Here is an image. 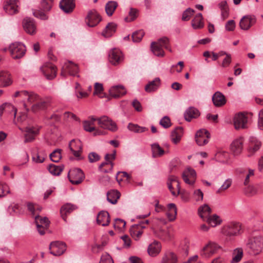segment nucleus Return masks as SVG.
Masks as SVG:
<instances>
[{
  "label": "nucleus",
  "instance_id": "obj_1",
  "mask_svg": "<svg viewBox=\"0 0 263 263\" xmlns=\"http://www.w3.org/2000/svg\"><path fill=\"white\" fill-rule=\"evenodd\" d=\"M168 39L166 37H163L159 39L157 42H153L151 43V48L153 53L157 57H163L164 51L162 47L172 51L168 46Z\"/></svg>",
  "mask_w": 263,
  "mask_h": 263
},
{
  "label": "nucleus",
  "instance_id": "obj_24",
  "mask_svg": "<svg viewBox=\"0 0 263 263\" xmlns=\"http://www.w3.org/2000/svg\"><path fill=\"white\" fill-rule=\"evenodd\" d=\"M97 222L103 227L108 226L110 222L109 213L105 211L100 212L97 217Z\"/></svg>",
  "mask_w": 263,
  "mask_h": 263
},
{
  "label": "nucleus",
  "instance_id": "obj_40",
  "mask_svg": "<svg viewBox=\"0 0 263 263\" xmlns=\"http://www.w3.org/2000/svg\"><path fill=\"white\" fill-rule=\"evenodd\" d=\"M168 211L166 215L170 221L175 219L177 215V208L174 203H170L167 205Z\"/></svg>",
  "mask_w": 263,
  "mask_h": 263
},
{
  "label": "nucleus",
  "instance_id": "obj_60",
  "mask_svg": "<svg viewBox=\"0 0 263 263\" xmlns=\"http://www.w3.org/2000/svg\"><path fill=\"white\" fill-rule=\"evenodd\" d=\"M203 197V193L200 189L196 190L194 191L193 198L196 201H202Z\"/></svg>",
  "mask_w": 263,
  "mask_h": 263
},
{
  "label": "nucleus",
  "instance_id": "obj_53",
  "mask_svg": "<svg viewBox=\"0 0 263 263\" xmlns=\"http://www.w3.org/2000/svg\"><path fill=\"white\" fill-rule=\"evenodd\" d=\"M138 15V11L136 9L131 8L128 13V16L125 18L126 22H132L136 19Z\"/></svg>",
  "mask_w": 263,
  "mask_h": 263
},
{
  "label": "nucleus",
  "instance_id": "obj_34",
  "mask_svg": "<svg viewBox=\"0 0 263 263\" xmlns=\"http://www.w3.org/2000/svg\"><path fill=\"white\" fill-rule=\"evenodd\" d=\"M160 85V79L159 78H156L145 86V90L147 92L154 91L159 88Z\"/></svg>",
  "mask_w": 263,
  "mask_h": 263
},
{
  "label": "nucleus",
  "instance_id": "obj_25",
  "mask_svg": "<svg viewBox=\"0 0 263 263\" xmlns=\"http://www.w3.org/2000/svg\"><path fill=\"white\" fill-rule=\"evenodd\" d=\"M109 92L111 97L117 98L124 95L126 91L123 86L116 85L111 87L109 90Z\"/></svg>",
  "mask_w": 263,
  "mask_h": 263
},
{
  "label": "nucleus",
  "instance_id": "obj_51",
  "mask_svg": "<svg viewBox=\"0 0 263 263\" xmlns=\"http://www.w3.org/2000/svg\"><path fill=\"white\" fill-rule=\"evenodd\" d=\"M25 99H26L28 102L32 103L33 102H37L40 100V97L37 95L33 92H28L27 95H25Z\"/></svg>",
  "mask_w": 263,
  "mask_h": 263
},
{
  "label": "nucleus",
  "instance_id": "obj_9",
  "mask_svg": "<svg viewBox=\"0 0 263 263\" xmlns=\"http://www.w3.org/2000/svg\"><path fill=\"white\" fill-rule=\"evenodd\" d=\"M50 253L54 256H60L66 251V244L60 241H54L49 246Z\"/></svg>",
  "mask_w": 263,
  "mask_h": 263
},
{
  "label": "nucleus",
  "instance_id": "obj_41",
  "mask_svg": "<svg viewBox=\"0 0 263 263\" xmlns=\"http://www.w3.org/2000/svg\"><path fill=\"white\" fill-rule=\"evenodd\" d=\"M83 127L86 131L91 132L95 131V135H103L104 133L99 129H96L93 125L91 123V122L88 121H85L83 122Z\"/></svg>",
  "mask_w": 263,
  "mask_h": 263
},
{
  "label": "nucleus",
  "instance_id": "obj_5",
  "mask_svg": "<svg viewBox=\"0 0 263 263\" xmlns=\"http://www.w3.org/2000/svg\"><path fill=\"white\" fill-rule=\"evenodd\" d=\"M68 177L70 182L73 184L81 183L85 178L83 171L79 168L70 170L69 171Z\"/></svg>",
  "mask_w": 263,
  "mask_h": 263
},
{
  "label": "nucleus",
  "instance_id": "obj_20",
  "mask_svg": "<svg viewBox=\"0 0 263 263\" xmlns=\"http://www.w3.org/2000/svg\"><path fill=\"white\" fill-rule=\"evenodd\" d=\"M25 143L30 142L35 139V137L39 134V129L35 127L27 126L25 129Z\"/></svg>",
  "mask_w": 263,
  "mask_h": 263
},
{
  "label": "nucleus",
  "instance_id": "obj_61",
  "mask_svg": "<svg viewBox=\"0 0 263 263\" xmlns=\"http://www.w3.org/2000/svg\"><path fill=\"white\" fill-rule=\"evenodd\" d=\"M88 157L90 163L97 162L100 159V156L95 152H91L89 153Z\"/></svg>",
  "mask_w": 263,
  "mask_h": 263
},
{
  "label": "nucleus",
  "instance_id": "obj_21",
  "mask_svg": "<svg viewBox=\"0 0 263 263\" xmlns=\"http://www.w3.org/2000/svg\"><path fill=\"white\" fill-rule=\"evenodd\" d=\"M243 142L244 139L242 137L233 141L231 145V150L234 155L237 156L241 154L243 149Z\"/></svg>",
  "mask_w": 263,
  "mask_h": 263
},
{
  "label": "nucleus",
  "instance_id": "obj_35",
  "mask_svg": "<svg viewBox=\"0 0 263 263\" xmlns=\"http://www.w3.org/2000/svg\"><path fill=\"white\" fill-rule=\"evenodd\" d=\"M198 213L199 216L205 220L210 216L211 209L208 204H204L198 208Z\"/></svg>",
  "mask_w": 263,
  "mask_h": 263
},
{
  "label": "nucleus",
  "instance_id": "obj_31",
  "mask_svg": "<svg viewBox=\"0 0 263 263\" xmlns=\"http://www.w3.org/2000/svg\"><path fill=\"white\" fill-rule=\"evenodd\" d=\"M212 101L214 104L217 107L221 106L226 103L225 97L219 91H217L214 94Z\"/></svg>",
  "mask_w": 263,
  "mask_h": 263
},
{
  "label": "nucleus",
  "instance_id": "obj_43",
  "mask_svg": "<svg viewBox=\"0 0 263 263\" xmlns=\"http://www.w3.org/2000/svg\"><path fill=\"white\" fill-rule=\"evenodd\" d=\"M243 256V250L241 248L235 249L232 253V259L231 263H238L242 259Z\"/></svg>",
  "mask_w": 263,
  "mask_h": 263
},
{
  "label": "nucleus",
  "instance_id": "obj_55",
  "mask_svg": "<svg viewBox=\"0 0 263 263\" xmlns=\"http://www.w3.org/2000/svg\"><path fill=\"white\" fill-rule=\"evenodd\" d=\"M194 12V10L191 8L187 9L182 14V20L183 21H189Z\"/></svg>",
  "mask_w": 263,
  "mask_h": 263
},
{
  "label": "nucleus",
  "instance_id": "obj_59",
  "mask_svg": "<svg viewBox=\"0 0 263 263\" xmlns=\"http://www.w3.org/2000/svg\"><path fill=\"white\" fill-rule=\"evenodd\" d=\"M257 193V190L254 186H249L245 189V193L248 196H252L255 195Z\"/></svg>",
  "mask_w": 263,
  "mask_h": 263
},
{
  "label": "nucleus",
  "instance_id": "obj_15",
  "mask_svg": "<svg viewBox=\"0 0 263 263\" xmlns=\"http://www.w3.org/2000/svg\"><path fill=\"white\" fill-rule=\"evenodd\" d=\"M210 138V133L205 129H201L197 131L195 137L196 143L199 146L206 144Z\"/></svg>",
  "mask_w": 263,
  "mask_h": 263
},
{
  "label": "nucleus",
  "instance_id": "obj_17",
  "mask_svg": "<svg viewBox=\"0 0 263 263\" xmlns=\"http://www.w3.org/2000/svg\"><path fill=\"white\" fill-rule=\"evenodd\" d=\"M196 178V173L194 169L191 167L185 169L182 173V178L184 181L188 184L193 185Z\"/></svg>",
  "mask_w": 263,
  "mask_h": 263
},
{
  "label": "nucleus",
  "instance_id": "obj_4",
  "mask_svg": "<svg viewBox=\"0 0 263 263\" xmlns=\"http://www.w3.org/2000/svg\"><path fill=\"white\" fill-rule=\"evenodd\" d=\"M9 50L12 58L14 59L22 58L26 51L25 46L19 42L11 44L9 46Z\"/></svg>",
  "mask_w": 263,
  "mask_h": 263
},
{
  "label": "nucleus",
  "instance_id": "obj_32",
  "mask_svg": "<svg viewBox=\"0 0 263 263\" xmlns=\"http://www.w3.org/2000/svg\"><path fill=\"white\" fill-rule=\"evenodd\" d=\"M76 209L77 206L75 205L70 203L65 204L61 207L60 213L61 217L64 221H66V220L67 215L70 214Z\"/></svg>",
  "mask_w": 263,
  "mask_h": 263
},
{
  "label": "nucleus",
  "instance_id": "obj_46",
  "mask_svg": "<svg viewBox=\"0 0 263 263\" xmlns=\"http://www.w3.org/2000/svg\"><path fill=\"white\" fill-rule=\"evenodd\" d=\"M204 221H206L212 227H216L221 222L220 217L216 214L211 216H209Z\"/></svg>",
  "mask_w": 263,
  "mask_h": 263
},
{
  "label": "nucleus",
  "instance_id": "obj_54",
  "mask_svg": "<svg viewBox=\"0 0 263 263\" xmlns=\"http://www.w3.org/2000/svg\"><path fill=\"white\" fill-rule=\"evenodd\" d=\"M53 0H42L41 2V6L44 11H49L53 4Z\"/></svg>",
  "mask_w": 263,
  "mask_h": 263
},
{
  "label": "nucleus",
  "instance_id": "obj_27",
  "mask_svg": "<svg viewBox=\"0 0 263 263\" xmlns=\"http://www.w3.org/2000/svg\"><path fill=\"white\" fill-rule=\"evenodd\" d=\"M12 83L10 74L7 71H0V87H6Z\"/></svg>",
  "mask_w": 263,
  "mask_h": 263
},
{
  "label": "nucleus",
  "instance_id": "obj_12",
  "mask_svg": "<svg viewBox=\"0 0 263 263\" xmlns=\"http://www.w3.org/2000/svg\"><path fill=\"white\" fill-rule=\"evenodd\" d=\"M69 147L78 160L83 158L81 155L82 152V144L80 140H72L69 144Z\"/></svg>",
  "mask_w": 263,
  "mask_h": 263
},
{
  "label": "nucleus",
  "instance_id": "obj_63",
  "mask_svg": "<svg viewBox=\"0 0 263 263\" xmlns=\"http://www.w3.org/2000/svg\"><path fill=\"white\" fill-rule=\"evenodd\" d=\"M235 22L234 20L228 21L225 25L226 29L228 31H233L235 28Z\"/></svg>",
  "mask_w": 263,
  "mask_h": 263
},
{
  "label": "nucleus",
  "instance_id": "obj_10",
  "mask_svg": "<svg viewBox=\"0 0 263 263\" xmlns=\"http://www.w3.org/2000/svg\"><path fill=\"white\" fill-rule=\"evenodd\" d=\"M78 72V66L71 61L65 63L63 66L61 75L63 77H66L68 74L71 76H75Z\"/></svg>",
  "mask_w": 263,
  "mask_h": 263
},
{
  "label": "nucleus",
  "instance_id": "obj_16",
  "mask_svg": "<svg viewBox=\"0 0 263 263\" xmlns=\"http://www.w3.org/2000/svg\"><path fill=\"white\" fill-rule=\"evenodd\" d=\"M256 17L254 15H247L243 16L240 21L239 26L244 30H248L256 23Z\"/></svg>",
  "mask_w": 263,
  "mask_h": 263
},
{
  "label": "nucleus",
  "instance_id": "obj_58",
  "mask_svg": "<svg viewBox=\"0 0 263 263\" xmlns=\"http://www.w3.org/2000/svg\"><path fill=\"white\" fill-rule=\"evenodd\" d=\"M160 124L165 128H167L171 125V123L170 118L165 116L162 118L160 121Z\"/></svg>",
  "mask_w": 263,
  "mask_h": 263
},
{
  "label": "nucleus",
  "instance_id": "obj_6",
  "mask_svg": "<svg viewBox=\"0 0 263 263\" xmlns=\"http://www.w3.org/2000/svg\"><path fill=\"white\" fill-rule=\"evenodd\" d=\"M98 124L101 128L115 132L118 130L116 123L107 116H104L98 119Z\"/></svg>",
  "mask_w": 263,
  "mask_h": 263
},
{
  "label": "nucleus",
  "instance_id": "obj_29",
  "mask_svg": "<svg viewBox=\"0 0 263 263\" xmlns=\"http://www.w3.org/2000/svg\"><path fill=\"white\" fill-rule=\"evenodd\" d=\"M161 245L158 241H155L150 244L147 249V252L151 256H157L161 251Z\"/></svg>",
  "mask_w": 263,
  "mask_h": 263
},
{
  "label": "nucleus",
  "instance_id": "obj_37",
  "mask_svg": "<svg viewBox=\"0 0 263 263\" xmlns=\"http://www.w3.org/2000/svg\"><path fill=\"white\" fill-rule=\"evenodd\" d=\"M120 197V193L117 190H111L107 193V200L111 204H116Z\"/></svg>",
  "mask_w": 263,
  "mask_h": 263
},
{
  "label": "nucleus",
  "instance_id": "obj_62",
  "mask_svg": "<svg viewBox=\"0 0 263 263\" xmlns=\"http://www.w3.org/2000/svg\"><path fill=\"white\" fill-rule=\"evenodd\" d=\"M100 263H114L111 256L107 253L102 255Z\"/></svg>",
  "mask_w": 263,
  "mask_h": 263
},
{
  "label": "nucleus",
  "instance_id": "obj_33",
  "mask_svg": "<svg viewBox=\"0 0 263 263\" xmlns=\"http://www.w3.org/2000/svg\"><path fill=\"white\" fill-rule=\"evenodd\" d=\"M183 134V130L182 127H176L171 133V140L175 144L178 143L181 140Z\"/></svg>",
  "mask_w": 263,
  "mask_h": 263
},
{
  "label": "nucleus",
  "instance_id": "obj_50",
  "mask_svg": "<svg viewBox=\"0 0 263 263\" xmlns=\"http://www.w3.org/2000/svg\"><path fill=\"white\" fill-rule=\"evenodd\" d=\"M6 109H12L14 111V116L15 118L17 111L16 108L11 104L7 103H5L0 106V116L2 115L4 110Z\"/></svg>",
  "mask_w": 263,
  "mask_h": 263
},
{
  "label": "nucleus",
  "instance_id": "obj_13",
  "mask_svg": "<svg viewBox=\"0 0 263 263\" xmlns=\"http://www.w3.org/2000/svg\"><path fill=\"white\" fill-rule=\"evenodd\" d=\"M101 21V16L94 10L90 11L85 17V23L89 27H94Z\"/></svg>",
  "mask_w": 263,
  "mask_h": 263
},
{
  "label": "nucleus",
  "instance_id": "obj_49",
  "mask_svg": "<svg viewBox=\"0 0 263 263\" xmlns=\"http://www.w3.org/2000/svg\"><path fill=\"white\" fill-rule=\"evenodd\" d=\"M113 165L114 164L111 162H103L100 165L99 169L103 173H108L112 170Z\"/></svg>",
  "mask_w": 263,
  "mask_h": 263
},
{
  "label": "nucleus",
  "instance_id": "obj_18",
  "mask_svg": "<svg viewBox=\"0 0 263 263\" xmlns=\"http://www.w3.org/2000/svg\"><path fill=\"white\" fill-rule=\"evenodd\" d=\"M261 145V142L256 138L250 137L248 148V156L249 157L253 156L259 149Z\"/></svg>",
  "mask_w": 263,
  "mask_h": 263
},
{
  "label": "nucleus",
  "instance_id": "obj_19",
  "mask_svg": "<svg viewBox=\"0 0 263 263\" xmlns=\"http://www.w3.org/2000/svg\"><path fill=\"white\" fill-rule=\"evenodd\" d=\"M23 26L25 31L30 35H33L36 32V25L34 20L30 17H26L23 22Z\"/></svg>",
  "mask_w": 263,
  "mask_h": 263
},
{
  "label": "nucleus",
  "instance_id": "obj_64",
  "mask_svg": "<svg viewBox=\"0 0 263 263\" xmlns=\"http://www.w3.org/2000/svg\"><path fill=\"white\" fill-rule=\"evenodd\" d=\"M232 62L231 56L230 54H227L226 58L223 60L221 63V67L223 68H226L228 67Z\"/></svg>",
  "mask_w": 263,
  "mask_h": 263
},
{
  "label": "nucleus",
  "instance_id": "obj_30",
  "mask_svg": "<svg viewBox=\"0 0 263 263\" xmlns=\"http://www.w3.org/2000/svg\"><path fill=\"white\" fill-rule=\"evenodd\" d=\"M177 260V255L174 252L167 251L163 255L161 263H176Z\"/></svg>",
  "mask_w": 263,
  "mask_h": 263
},
{
  "label": "nucleus",
  "instance_id": "obj_3",
  "mask_svg": "<svg viewBox=\"0 0 263 263\" xmlns=\"http://www.w3.org/2000/svg\"><path fill=\"white\" fill-rule=\"evenodd\" d=\"M220 249L221 247L217 243L209 241L201 249L200 255L203 258L208 259Z\"/></svg>",
  "mask_w": 263,
  "mask_h": 263
},
{
  "label": "nucleus",
  "instance_id": "obj_8",
  "mask_svg": "<svg viewBox=\"0 0 263 263\" xmlns=\"http://www.w3.org/2000/svg\"><path fill=\"white\" fill-rule=\"evenodd\" d=\"M241 225L239 222H232L222 229V233L226 236H233L239 233Z\"/></svg>",
  "mask_w": 263,
  "mask_h": 263
},
{
  "label": "nucleus",
  "instance_id": "obj_52",
  "mask_svg": "<svg viewBox=\"0 0 263 263\" xmlns=\"http://www.w3.org/2000/svg\"><path fill=\"white\" fill-rule=\"evenodd\" d=\"M144 35V32L143 30H139L135 31L133 33L132 39L134 42H139L141 41L142 37Z\"/></svg>",
  "mask_w": 263,
  "mask_h": 263
},
{
  "label": "nucleus",
  "instance_id": "obj_23",
  "mask_svg": "<svg viewBox=\"0 0 263 263\" xmlns=\"http://www.w3.org/2000/svg\"><path fill=\"white\" fill-rule=\"evenodd\" d=\"M51 100L49 98H46L44 100H41L35 103L31 107V110L35 112L40 110L46 108L51 103Z\"/></svg>",
  "mask_w": 263,
  "mask_h": 263
},
{
  "label": "nucleus",
  "instance_id": "obj_26",
  "mask_svg": "<svg viewBox=\"0 0 263 263\" xmlns=\"http://www.w3.org/2000/svg\"><path fill=\"white\" fill-rule=\"evenodd\" d=\"M122 59V53L119 49H114L110 51L109 54V60L112 64H118Z\"/></svg>",
  "mask_w": 263,
  "mask_h": 263
},
{
  "label": "nucleus",
  "instance_id": "obj_2",
  "mask_svg": "<svg viewBox=\"0 0 263 263\" xmlns=\"http://www.w3.org/2000/svg\"><path fill=\"white\" fill-rule=\"evenodd\" d=\"M246 246L250 253L257 255L263 249V238L261 236L251 237L248 239Z\"/></svg>",
  "mask_w": 263,
  "mask_h": 263
},
{
  "label": "nucleus",
  "instance_id": "obj_57",
  "mask_svg": "<svg viewBox=\"0 0 263 263\" xmlns=\"http://www.w3.org/2000/svg\"><path fill=\"white\" fill-rule=\"evenodd\" d=\"M125 224L126 222L124 220L117 218L115 220L114 227L115 229H121L125 227Z\"/></svg>",
  "mask_w": 263,
  "mask_h": 263
},
{
  "label": "nucleus",
  "instance_id": "obj_45",
  "mask_svg": "<svg viewBox=\"0 0 263 263\" xmlns=\"http://www.w3.org/2000/svg\"><path fill=\"white\" fill-rule=\"evenodd\" d=\"M127 128L129 130L136 133H142L148 130V128L145 127L140 126L133 123H129Z\"/></svg>",
  "mask_w": 263,
  "mask_h": 263
},
{
  "label": "nucleus",
  "instance_id": "obj_7",
  "mask_svg": "<svg viewBox=\"0 0 263 263\" xmlns=\"http://www.w3.org/2000/svg\"><path fill=\"white\" fill-rule=\"evenodd\" d=\"M40 69L48 80H52L56 77L57 68L51 63H45Z\"/></svg>",
  "mask_w": 263,
  "mask_h": 263
},
{
  "label": "nucleus",
  "instance_id": "obj_48",
  "mask_svg": "<svg viewBox=\"0 0 263 263\" xmlns=\"http://www.w3.org/2000/svg\"><path fill=\"white\" fill-rule=\"evenodd\" d=\"M50 159L54 162H58L62 158L61 149H56L49 155Z\"/></svg>",
  "mask_w": 263,
  "mask_h": 263
},
{
  "label": "nucleus",
  "instance_id": "obj_28",
  "mask_svg": "<svg viewBox=\"0 0 263 263\" xmlns=\"http://www.w3.org/2000/svg\"><path fill=\"white\" fill-rule=\"evenodd\" d=\"M200 116L199 110L194 107H190L187 108L184 114V117L186 121L190 122L193 119H195Z\"/></svg>",
  "mask_w": 263,
  "mask_h": 263
},
{
  "label": "nucleus",
  "instance_id": "obj_22",
  "mask_svg": "<svg viewBox=\"0 0 263 263\" xmlns=\"http://www.w3.org/2000/svg\"><path fill=\"white\" fill-rule=\"evenodd\" d=\"M59 6L60 9L66 13L73 11L75 8L74 0H61Z\"/></svg>",
  "mask_w": 263,
  "mask_h": 263
},
{
  "label": "nucleus",
  "instance_id": "obj_36",
  "mask_svg": "<svg viewBox=\"0 0 263 263\" xmlns=\"http://www.w3.org/2000/svg\"><path fill=\"white\" fill-rule=\"evenodd\" d=\"M192 26L195 29H200L203 27L204 23L203 17L201 13L197 14L192 21Z\"/></svg>",
  "mask_w": 263,
  "mask_h": 263
},
{
  "label": "nucleus",
  "instance_id": "obj_44",
  "mask_svg": "<svg viewBox=\"0 0 263 263\" xmlns=\"http://www.w3.org/2000/svg\"><path fill=\"white\" fill-rule=\"evenodd\" d=\"M151 147L154 157H161L164 154V150L158 143L152 144Z\"/></svg>",
  "mask_w": 263,
  "mask_h": 263
},
{
  "label": "nucleus",
  "instance_id": "obj_11",
  "mask_svg": "<svg viewBox=\"0 0 263 263\" xmlns=\"http://www.w3.org/2000/svg\"><path fill=\"white\" fill-rule=\"evenodd\" d=\"M234 125L235 129H245L248 127V117L242 113L236 114L234 118Z\"/></svg>",
  "mask_w": 263,
  "mask_h": 263
},
{
  "label": "nucleus",
  "instance_id": "obj_39",
  "mask_svg": "<svg viewBox=\"0 0 263 263\" xmlns=\"http://www.w3.org/2000/svg\"><path fill=\"white\" fill-rule=\"evenodd\" d=\"M118 6V3L116 1H110L108 2L105 7V12L107 15L109 16L112 15Z\"/></svg>",
  "mask_w": 263,
  "mask_h": 263
},
{
  "label": "nucleus",
  "instance_id": "obj_56",
  "mask_svg": "<svg viewBox=\"0 0 263 263\" xmlns=\"http://www.w3.org/2000/svg\"><path fill=\"white\" fill-rule=\"evenodd\" d=\"M130 233L133 237H135V239L137 240L142 235L143 231L138 228H133V226L130 230Z\"/></svg>",
  "mask_w": 263,
  "mask_h": 263
},
{
  "label": "nucleus",
  "instance_id": "obj_47",
  "mask_svg": "<svg viewBox=\"0 0 263 263\" xmlns=\"http://www.w3.org/2000/svg\"><path fill=\"white\" fill-rule=\"evenodd\" d=\"M35 221L36 225H37V222H39V224L41 226V227H45L46 229L48 228L50 223L47 217H42L38 215L35 216Z\"/></svg>",
  "mask_w": 263,
  "mask_h": 263
},
{
  "label": "nucleus",
  "instance_id": "obj_42",
  "mask_svg": "<svg viewBox=\"0 0 263 263\" xmlns=\"http://www.w3.org/2000/svg\"><path fill=\"white\" fill-rule=\"evenodd\" d=\"M47 168L51 174L54 176H59L64 169V165L58 166L53 164H50Z\"/></svg>",
  "mask_w": 263,
  "mask_h": 263
},
{
  "label": "nucleus",
  "instance_id": "obj_14",
  "mask_svg": "<svg viewBox=\"0 0 263 263\" xmlns=\"http://www.w3.org/2000/svg\"><path fill=\"white\" fill-rule=\"evenodd\" d=\"M19 2L18 0H6L4 5V10L10 15L18 12Z\"/></svg>",
  "mask_w": 263,
  "mask_h": 263
},
{
  "label": "nucleus",
  "instance_id": "obj_38",
  "mask_svg": "<svg viewBox=\"0 0 263 263\" xmlns=\"http://www.w3.org/2000/svg\"><path fill=\"white\" fill-rule=\"evenodd\" d=\"M117 25L114 23H109L103 30L102 34L105 37L111 36L116 30Z\"/></svg>",
  "mask_w": 263,
  "mask_h": 263
}]
</instances>
